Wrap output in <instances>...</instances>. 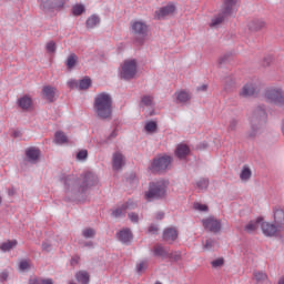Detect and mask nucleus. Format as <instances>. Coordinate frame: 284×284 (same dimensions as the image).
<instances>
[{"label":"nucleus","instance_id":"obj_1","mask_svg":"<svg viewBox=\"0 0 284 284\" xmlns=\"http://www.w3.org/2000/svg\"><path fill=\"white\" fill-rule=\"evenodd\" d=\"M99 183V178L92 172H87L84 175L77 180L74 175H69L64 180V184L68 186V191L78 194H85L89 187H94Z\"/></svg>","mask_w":284,"mask_h":284},{"label":"nucleus","instance_id":"obj_2","mask_svg":"<svg viewBox=\"0 0 284 284\" xmlns=\"http://www.w3.org/2000/svg\"><path fill=\"white\" fill-rule=\"evenodd\" d=\"M93 108L99 119H112V95L105 92L98 94Z\"/></svg>","mask_w":284,"mask_h":284},{"label":"nucleus","instance_id":"obj_3","mask_svg":"<svg viewBox=\"0 0 284 284\" xmlns=\"http://www.w3.org/2000/svg\"><path fill=\"white\" fill-rule=\"evenodd\" d=\"M169 181L160 180L151 182L149 184V190L144 193V199L146 201H159L160 199H165L168 196Z\"/></svg>","mask_w":284,"mask_h":284},{"label":"nucleus","instance_id":"obj_4","mask_svg":"<svg viewBox=\"0 0 284 284\" xmlns=\"http://www.w3.org/2000/svg\"><path fill=\"white\" fill-rule=\"evenodd\" d=\"M267 119V112L265 111V106H257L251 116V130L248 131V139H255V136L261 131V125Z\"/></svg>","mask_w":284,"mask_h":284},{"label":"nucleus","instance_id":"obj_5","mask_svg":"<svg viewBox=\"0 0 284 284\" xmlns=\"http://www.w3.org/2000/svg\"><path fill=\"white\" fill-rule=\"evenodd\" d=\"M236 3H239V0H224L220 13L211 20L210 28H219L232 14Z\"/></svg>","mask_w":284,"mask_h":284},{"label":"nucleus","instance_id":"obj_6","mask_svg":"<svg viewBox=\"0 0 284 284\" xmlns=\"http://www.w3.org/2000/svg\"><path fill=\"white\" fill-rule=\"evenodd\" d=\"M131 32L134 37V40L139 45H143L148 32H150V26L143 20H135L131 22Z\"/></svg>","mask_w":284,"mask_h":284},{"label":"nucleus","instance_id":"obj_7","mask_svg":"<svg viewBox=\"0 0 284 284\" xmlns=\"http://www.w3.org/2000/svg\"><path fill=\"white\" fill-rule=\"evenodd\" d=\"M264 99L277 108H284V91L278 87H272L265 90Z\"/></svg>","mask_w":284,"mask_h":284},{"label":"nucleus","instance_id":"obj_8","mask_svg":"<svg viewBox=\"0 0 284 284\" xmlns=\"http://www.w3.org/2000/svg\"><path fill=\"white\" fill-rule=\"evenodd\" d=\"M136 60H126L122 64L120 77L124 81H130L136 77Z\"/></svg>","mask_w":284,"mask_h":284},{"label":"nucleus","instance_id":"obj_9","mask_svg":"<svg viewBox=\"0 0 284 284\" xmlns=\"http://www.w3.org/2000/svg\"><path fill=\"white\" fill-rule=\"evenodd\" d=\"M202 225L206 232H212V234H219L221 232V227H223L221 220L214 216H209L202 220Z\"/></svg>","mask_w":284,"mask_h":284},{"label":"nucleus","instance_id":"obj_10","mask_svg":"<svg viewBox=\"0 0 284 284\" xmlns=\"http://www.w3.org/2000/svg\"><path fill=\"white\" fill-rule=\"evenodd\" d=\"M172 163V158L168 155H163L160 158H155L151 164L152 172H165L170 164Z\"/></svg>","mask_w":284,"mask_h":284},{"label":"nucleus","instance_id":"obj_11","mask_svg":"<svg viewBox=\"0 0 284 284\" xmlns=\"http://www.w3.org/2000/svg\"><path fill=\"white\" fill-rule=\"evenodd\" d=\"M174 12H176V7L173 3H169L155 11L154 19L161 21L168 19V17H172Z\"/></svg>","mask_w":284,"mask_h":284},{"label":"nucleus","instance_id":"obj_12","mask_svg":"<svg viewBox=\"0 0 284 284\" xmlns=\"http://www.w3.org/2000/svg\"><path fill=\"white\" fill-rule=\"evenodd\" d=\"M65 0H41V8L44 12H50V10H59L63 8Z\"/></svg>","mask_w":284,"mask_h":284},{"label":"nucleus","instance_id":"obj_13","mask_svg":"<svg viewBox=\"0 0 284 284\" xmlns=\"http://www.w3.org/2000/svg\"><path fill=\"white\" fill-rule=\"evenodd\" d=\"M239 94L243 99H250V97H256V94H258V88H256V84L254 83H246L243 85Z\"/></svg>","mask_w":284,"mask_h":284},{"label":"nucleus","instance_id":"obj_14","mask_svg":"<svg viewBox=\"0 0 284 284\" xmlns=\"http://www.w3.org/2000/svg\"><path fill=\"white\" fill-rule=\"evenodd\" d=\"M134 207H136V204L132 201H128L121 206L114 209L112 211V216H114V219H120V216H125V212H128V210H134Z\"/></svg>","mask_w":284,"mask_h":284},{"label":"nucleus","instance_id":"obj_15","mask_svg":"<svg viewBox=\"0 0 284 284\" xmlns=\"http://www.w3.org/2000/svg\"><path fill=\"white\" fill-rule=\"evenodd\" d=\"M260 224L265 236H276V234L281 232V227L276 224H272L270 222H261Z\"/></svg>","mask_w":284,"mask_h":284},{"label":"nucleus","instance_id":"obj_16","mask_svg":"<svg viewBox=\"0 0 284 284\" xmlns=\"http://www.w3.org/2000/svg\"><path fill=\"white\" fill-rule=\"evenodd\" d=\"M140 105L150 109L149 112L146 111V116H154V98L152 95L142 97Z\"/></svg>","mask_w":284,"mask_h":284},{"label":"nucleus","instance_id":"obj_17","mask_svg":"<svg viewBox=\"0 0 284 284\" xmlns=\"http://www.w3.org/2000/svg\"><path fill=\"white\" fill-rule=\"evenodd\" d=\"M274 223L277 227H284V210L281 206H275L273 209Z\"/></svg>","mask_w":284,"mask_h":284},{"label":"nucleus","instance_id":"obj_18","mask_svg":"<svg viewBox=\"0 0 284 284\" xmlns=\"http://www.w3.org/2000/svg\"><path fill=\"white\" fill-rule=\"evenodd\" d=\"M113 170H123V165H125V156L121 154V152H115L112 158Z\"/></svg>","mask_w":284,"mask_h":284},{"label":"nucleus","instance_id":"obj_19","mask_svg":"<svg viewBox=\"0 0 284 284\" xmlns=\"http://www.w3.org/2000/svg\"><path fill=\"white\" fill-rule=\"evenodd\" d=\"M179 239V231L174 227H169L164 230L163 232V241H166V243H174Z\"/></svg>","mask_w":284,"mask_h":284},{"label":"nucleus","instance_id":"obj_20","mask_svg":"<svg viewBox=\"0 0 284 284\" xmlns=\"http://www.w3.org/2000/svg\"><path fill=\"white\" fill-rule=\"evenodd\" d=\"M26 156L30 163H37L39 156H41V151L34 146L27 149Z\"/></svg>","mask_w":284,"mask_h":284},{"label":"nucleus","instance_id":"obj_21","mask_svg":"<svg viewBox=\"0 0 284 284\" xmlns=\"http://www.w3.org/2000/svg\"><path fill=\"white\" fill-rule=\"evenodd\" d=\"M175 156L181 160L190 156V146L183 143L178 144L175 148Z\"/></svg>","mask_w":284,"mask_h":284},{"label":"nucleus","instance_id":"obj_22","mask_svg":"<svg viewBox=\"0 0 284 284\" xmlns=\"http://www.w3.org/2000/svg\"><path fill=\"white\" fill-rule=\"evenodd\" d=\"M247 28L250 32H258L265 28V21L258 19L251 20L247 24Z\"/></svg>","mask_w":284,"mask_h":284},{"label":"nucleus","instance_id":"obj_23","mask_svg":"<svg viewBox=\"0 0 284 284\" xmlns=\"http://www.w3.org/2000/svg\"><path fill=\"white\" fill-rule=\"evenodd\" d=\"M153 254L154 256H161L162 258H168V256H170V251L161 244H155L153 246Z\"/></svg>","mask_w":284,"mask_h":284},{"label":"nucleus","instance_id":"obj_24","mask_svg":"<svg viewBox=\"0 0 284 284\" xmlns=\"http://www.w3.org/2000/svg\"><path fill=\"white\" fill-rule=\"evenodd\" d=\"M18 105L21 110H30L32 108V98L30 95H23L18 100Z\"/></svg>","mask_w":284,"mask_h":284},{"label":"nucleus","instance_id":"obj_25","mask_svg":"<svg viewBox=\"0 0 284 284\" xmlns=\"http://www.w3.org/2000/svg\"><path fill=\"white\" fill-rule=\"evenodd\" d=\"M260 223H263V217H257L255 221L248 222L244 227L245 232H247L248 234H252V232H256V230H258Z\"/></svg>","mask_w":284,"mask_h":284},{"label":"nucleus","instance_id":"obj_26","mask_svg":"<svg viewBox=\"0 0 284 284\" xmlns=\"http://www.w3.org/2000/svg\"><path fill=\"white\" fill-rule=\"evenodd\" d=\"M118 239L121 243H130V241H132V232L130 229H123L119 232Z\"/></svg>","mask_w":284,"mask_h":284},{"label":"nucleus","instance_id":"obj_27","mask_svg":"<svg viewBox=\"0 0 284 284\" xmlns=\"http://www.w3.org/2000/svg\"><path fill=\"white\" fill-rule=\"evenodd\" d=\"M42 93L43 97H45L47 101H50V103H52V101H54V95L57 94V89L48 85L42 89Z\"/></svg>","mask_w":284,"mask_h":284},{"label":"nucleus","instance_id":"obj_28","mask_svg":"<svg viewBox=\"0 0 284 284\" xmlns=\"http://www.w3.org/2000/svg\"><path fill=\"white\" fill-rule=\"evenodd\" d=\"M79 63V57L75 53H71L65 61L67 70H74Z\"/></svg>","mask_w":284,"mask_h":284},{"label":"nucleus","instance_id":"obj_29","mask_svg":"<svg viewBox=\"0 0 284 284\" xmlns=\"http://www.w3.org/2000/svg\"><path fill=\"white\" fill-rule=\"evenodd\" d=\"M17 245H19V242L17 240H9L0 245V250L1 252H10V250H14Z\"/></svg>","mask_w":284,"mask_h":284},{"label":"nucleus","instance_id":"obj_30","mask_svg":"<svg viewBox=\"0 0 284 284\" xmlns=\"http://www.w3.org/2000/svg\"><path fill=\"white\" fill-rule=\"evenodd\" d=\"M78 283L90 284V274L87 271H80L75 274Z\"/></svg>","mask_w":284,"mask_h":284},{"label":"nucleus","instance_id":"obj_31","mask_svg":"<svg viewBox=\"0 0 284 284\" xmlns=\"http://www.w3.org/2000/svg\"><path fill=\"white\" fill-rule=\"evenodd\" d=\"M92 87V79L84 77L80 82H78V90H88Z\"/></svg>","mask_w":284,"mask_h":284},{"label":"nucleus","instance_id":"obj_32","mask_svg":"<svg viewBox=\"0 0 284 284\" xmlns=\"http://www.w3.org/2000/svg\"><path fill=\"white\" fill-rule=\"evenodd\" d=\"M190 99H192V95L186 91H180L176 93V100L179 103H187Z\"/></svg>","mask_w":284,"mask_h":284},{"label":"nucleus","instance_id":"obj_33","mask_svg":"<svg viewBox=\"0 0 284 284\" xmlns=\"http://www.w3.org/2000/svg\"><path fill=\"white\" fill-rule=\"evenodd\" d=\"M54 142L58 143V145H63V143H68V135L61 131H58L54 134Z\"/></svg>","mask_w":284,"mask_h":284},{"label":"nucleus","instance_id":"obj_34","mask_svg":"<svg viewBox=\"0 0 284 284\" xmlns=\"http://www.w3.org/2000/svg\"><path fill=\"white\" fill-rule=\"evenodd\" d=\"M99 23H101V19L93 14L87 20V28H95Z\"/></svg>","mask_w":284,"mask_h":284},{"label":"nucleus","instance_id":"obj_35","mask_svg":"<svg viewBox=\"0 0 284 284\" xmlns=\"http://www.w3.org/2000/svg\"><path fill=\"white\" fill-rule=\"evenodd\" d=\"M144 129H145V132L154 134V132H156V130H159V125L154 121H149L145 123Z\"/></svg>","mask_w":284,"mask_h":284},{"label":"nucleus","instance_id":"obj_36","mask_svg":"<svg viewBox=\"0 0 284 284\" xmlns=\"http://www.w3.org/2000/svg\"><path fill=\"white\" fill-rule=\"evenodd\" d=\"M240 179L241 181H250V179H252V170L245 166L240 174Z\"/></svg>","mask_w":284,"mask_h":284},{"label":"nucleus","instance_id":"obj_37","mask_svg":"<svg viewBox=\"0 0 284 284\" xmlns=\"http://www.w3.org/2000/svg\"><path fill=\"white\" fill-rule=\"evenodd\" d=\"M209 185L210 180L207 178H202L196 182V187H199V190H207Z\"/></svg>","mask_w":284,"mask_h":284},{"label":"nucleus","instance_id":"obj_38","mask_svg":"<svg viewBox=\"0 0 284 284\" xmlns=\"http://www.w3.org/2000/svg\"><path fill=\"white\" fill-rule=\"evenodd\" d=\"M29 284H54V283L52 282L51 278L43 280V278L33 277L29 280Z\"/></svg>","mask_w":284,"mask_h":284},{"label":"nucleus","instance_id":"obj_39","mask_svg":"<svg viewBox=\"0 0 284 284\" xmlns=\"http://www.w3.org/2000/svg\"><path fill=\"white\" fill-rule=\"evenodd\" d=\"M45 50L49 54H54L57 52V42L52 40L47 42Z\"/></svg>","mask_w":284,"mask_h":284},{"label":"nucleus","instance_id":"obj_40","mask_svg":"<svg viewBox=\"0 0 284 284\" xmlns=\"http://www.w3.org/2000/svg\"><path fill=\"white\" fill-rule=\"evenodd\" d=\"M72 12L74 17H81V13L85 12V7L83 4H75L72 8Z\"/></svg>","mask_w":284,"mask_h":284},{"label":"nucleus","instance_id":"obj_41","mask_svg":"<svg viewBox=\"0 0 284 284\" xmlns=\"http://www.w3.org/2000/svg\"><path fill=\"white\" fill-rule=\"evenodd\" d=\"M236 128H239V120L232 119L229 122L227 132H236Z\"/></svg>","mask_w":284,"mask_h":284},{"label":"nucleus","instance_id":"obj_42","mask_svg":"<svg viewBox=\"0 0 284 284\" xmlns=\"http://www.w3.org/2000/svg\"><path fill=\"white\" fill-rule=\"evenodd\" d=\"M95 234L97 231L93 229H85L82 231V236H84V239H94Z\"/></svg>","mask_w":284,"mask_h":284},{"label":"nucleus","instance_id":"obj_43","mask_svg":"<svg viewBox=\"0 0 284 284\" xmlns=\"http://www.w3.org/2000/svg\"><path fill=\"white\" fill-rule=\"evenodd\" d=\"M216 246V240L207 239L204 243V250H214Z\"/></svg>","mask_w":284,"mask_h":284},{"label":"nucleus","instance_id":"obj_44","mask_svg":"<svg viewBox=\"0 0 284 284\" xmlns=\"http://www.w3.org/2000/svg\"><path fill=\"white\" fill-rule=\"evenodd\" d=\"M78 161H85L88 159V150H81L77 153Z\"/></svg>","mask_w":284,"mask_h":284},{"label":"nucleus","instance_id":"obj_45","mask_svg":"<svg viewBox=\"0 0 284 284\" xmlns=\"http://www.w3.org/2000/svg\"><path fill=\"white\" fill-rule=\"evenodd\" d=\"M230 57H232L230 53L220 57L217 60L219 65H224V63H227L230 61Z\"/></svg>","mask_w":284,"mask_h":284},{"label":"nucleus","instance_id":"obj_46","mask_svg":"<svg viewBox=\"0 0 284 284\" xmlns=\"http://www.w3.org/2000/svg\"><path fill=\"white\" fill-rule=\"evenodd\" d=\"M225 263V260H223L222 257H219L217 260H214L213 262H211L212 267H223V264Z\"/></svg>","mask_w":284,"mask_h":284},{"label":"nucleus","instance_id":"obj_47","mask_svg":"<svg viewBox=\"0 0 284 284\" xmlns=\"http://www.w3.org/2000/svg\"><path fill=\"white\" fill-rule=\"evenodd\" d=\"M19 267L22 272H26V270H30V261L22 260L19 264Z\"/></svg>","mask_w":284,"mask_h":284},{"label":"nucleus","instance_id":"obj_48","mask_svg":"<svg viewBox=\"0 0 284 284\" xmlns=\"http://www.w3.org/2000/svg\"><path fill=\"white\" fill-rule=\"evenodd\" d=\"M194 210H197L199 212H207V205L201 204L199 202L193 204Z\"/></svg>","mask_w":284,"mask_h":284},{"label":"nucleus","instance_id":"obj_49","mask_svg":"<svg viewBox=\"0 0 284 284\" xmlns=\"http://www.w3.org/2000/svg\"><path fill=\"white\" fill-rule=\"evenodd\" d=\"M254 277L257 282L265 281L267 278V274L263 272H254Z\"/></svg>","mask_w":284,"mask_h":284},{"label":"nucleus","instance_id":"obj_50","mask_svg":"<svg viewBox=\"0 0 284 284\" xmlns=\"http://www.w3.org/2000/svg\"><path fill=\"white\" fill-rule=\"evenodd\" d=\"M166 258H171L172 261L179 262L181 261V253L179 252L169 253Z\"/></svg>","mask_w":284,"mask_h":284},{"label":"nucleus","instance_id":"obj_51","mask_svg":"<svg viewBox=\"0 0 284 284\" xmlns=\"http://www.w3.org/2000/svg\"><path fill=\"white\" fill-rule=\"evenodd\" d=\"M149 233L150 234H159V226L156 224H151L149 226Z\"/></svg>","mask_w":284,"mask_h":284},{"label":"nucleus","instance_id":"obj_52","mask_svg":"<svg viewBox=\"0 0 284 284\" xmlns=\"http://www.w3.org/2000/svg\"><path fill=\"white\" fill-rule=\"evenodd\" d=\"M129 219L132 223H139V214L136 213H129Z\"/></svg>","mask_w":284,"mask_h":284},{"label":"nucleus","instance_id":"obj_53","mask_svg":"<svg viewBox=\"0 0 284 284\" xmlns=\"http://www.w3.org/2000/svg\"><path fill=\"white\" fill-rule=\"evenodd\" d=\"M68 85L71 90H74V88H77L79 90V82L77 80H70L68 82Z\"/></svg>","mask_w":284,"mask_h":284},{"label":"nucleus","instance_id":"obj_54","mask_svg":"<svg viewBox=\"0 0 284 284\" xmlns=\"http://www.w3.org/2000/svg\"><path fill=\"white\" fill-rule=\"evenodd\" d=\"M148 267V264L145 262H141L139 265H138V272H144Z\"/></svg>","mask_w":284,"mask_h":284},{"label":"nucleus","instance_id":"obj_55","mask_svg":"<svg viewBox=\"0 0 284 284\" xmlns=\"http://www.w3.org/2000/svg\"><path fill=\"white\" fill-rule=\"evenodd\" d=\"M50 247H52V244H50V242H43L42 243V250L44 252H50Z\"/></svg>","mask_w":284,"mask_h":284},{"label":"nucleus","instance_id":"obj_56","mask_svg":"<svg viewBox=\"0 0 284 284\" xmlns=\"http://www.w3.org/2000/svg\"><path fill=\"white\" fill-rule=\"evenodd\" d=\"M8 271H3L1 274H0V281L1 283H3L4 281H8Z\"/></svg>","mask_w":284,"mask_h":284},{"label":"nucleus","instance_id":"obj_57","mask_svg":"<svg viewBox=\"0 0 284 284\" xmlns=\"http://www.w3.org/2000/svg\"><path fill=\"white\" fill-rule=\"evenodd\" d=\"M164 216H165V213H163V212H158L155 214L156 221H163Z\"/></svg>","mask_w":284,"mask_h":284},{"label":"nucleus","instance_id":"obj_58","mask_svg":"<svg viewBox=\"0 0 284 284\" xmlns=\"http://www.w3.org/2000/svg\"><path fill=\"white\" fill-rule=\"evenodd\" d=\"M207 90V84H202L201 87H197V92H205Z\"/></svg>","mask_w":284,"mask_h":284},{"label":"nucleus","instance_id":"obj_59","mask_svg":"<svg viewBox=\"0 0 284 284\" xmlns=\"http://www.w3.org/2000/svg\"><path fill=\"white\" fill-rule=\"evenodd\" d=\"M272 63V57H267L264 59V65H271Z\"/></svg>","mask_w":284,"mask_h":284},{"label":"nucleus","instance_id":"obj_60","mask_svg":"<svg viewBox=\"0 0 284 284\" xmlns=\"http://www.w3.org/2000/svg\"><path fill=\"white\" fill-rule=\"evenodd\" d=\"M79 264V257L78 256H75V257H72V260H71V265H78Z\"/></svg>","mask_w":284,"mask_h":284},{"label":"nucleus","instance_id":"obj_61","mask_svg":"<svg viewBox=\"0 0 284 284\" xmlns=\"http://www.w3.org/2000/svg\"><path fill=\"white\" fill-rule=\"evenodd\" d=\"M83 247H94V243H92L91 241L87 242L84 243Z\"/></svg>","mask_w":284,"mask_h":284},{"label":"nucleus","instance_id":"obj_62","mask_svg":"<svg viewBox=\"0 0 284 284\" xmlns=\"http://www.w3.org/2000/svg\"><path fill=\"white\" fill-rule=\"evenodd\" d=\"M115 136H116V129L113 130L109 139H115Z\"/></svg>","mask_w":284,"mask_h":284},{"label":"nucleus","instance_id":"obj_63","mask_svg":"<svg viewBox=\"0 0 284 284\" xmlns=\"http://www.w3.org/2000/svg\"><path fill=\"white\" fill-rule=\"evenodd\" d=\"M9 196H14V189L9 190Z\"/></svg>","mask_w":284,"mask_h":284},{"label":"nucleus","instance_id":"obj_64","mask_svg":"<svg viewBox=\"0 0 284 284\" xmlns=\"http://www.w3.org/2000/svg\"><path fill=\"white\" fill-rule=\"evenodd\" d=\"M277 284H284V276H282V277L278 280Z\"/></svg>","mask_w":284,"mask_h":284}]
</instances>
